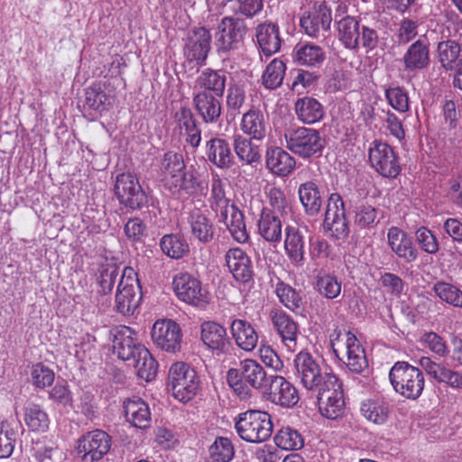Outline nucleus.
<instances>
[{"mask_svg": "<svg viewBox=\"0 0 462 462\" xmlns=\"http://www.w3.org/2000/svg\"><path fill=\"white\" fill-rule=\"evenodd\" d=\"M226 378L229 387L241 399L251 397L250 387L261 390L269 380L262 365L250 358L240 361L237 368H229Z\"/></svg>", "mask_w": 462, "mask_h": 462, "instance_id": "nucleus-1", "label": "nucleus"}, {"mask_svg": "<svg viewBox=\"0 0 462 462\" xmlns=\"http://www.w3.org/2000/svg\"><path fill=\"white\" fill-rule=\"evenodd\" d=\"M235 429L244 441L262 443L272 436L273 424L268 412L248 410L236 417Z\"/></svg>", "mask_w": 462, "mask_h": 462, "instance_id": "nucleus-2", "label": "nucleus"}, {"mask_svg": "<svg viewBox=\"0 0 462 462\" xmlns=\"http://www.w3.org/2000/svg\"><path fill=\"white\" fill-rule=\"evenodd\" d=\"M389 379L396 393L411 400H417L425 386L422 371L405 361L393 365L389 372Z\"/></svg>", "mask_w": 462, "mask_h": 462, "instance_id": "nucleus-3", "label": "nucleus"}, {"mask_svg": "<svg viewBox=\"0 0 462 462\" xmlns=\"http://www.w3.org/2000/svg\"><path fill=\"white\" fill-rule=\"evenodd\" d=\"M143 299L137 274L131 267L124 269L117 285L114 309L123 316H132Z\"/></svg>", "mask_w": 462, "mask_h": 462, "instance_id": "nucleus-4", "label": "nucleus"}, {"mask_svg": "<svg viewBox=\"0 0 462 462\" xmlns=\"http://www.w3.org/2000/svg\"><path fill=\"white\" fill-rule=\"evenodd\" d=\"M284 136L287 148L302 158L319 156L325 145L320 133L313 128L300 126L289 129Z\"/></svg>", "mask_w": 462, "mask_h": 462, "instance_id": "nucleus-5", "label": "nucleus"}, {"mask_svg": "<svg viewBox=\"0 0 462 462\" xmlns=\"http://www.w3.org/2000/svg\"><path fill=\"white\" fill-rule=\"evenodd\" d=\"M167 386L176 399L186 402L197 394L199 380L193 368L185 363L178 362L170 368Z\"/></svg>", "mask_w": 462, "mask_h": 462, "instance_id": "nucleus-6", "label": "nucleus"}, {"mask_svg": "<svg viewBox=\"0 0 462 462\" xmlns=\"http://www.w3.org/2000/svg\"><path fill=\"white\" fill-rule=\"evenodd\" d=\"M115 196L119 203L132 210H139L148 205L149 198L135 174H118L114 186Z\"/></svg>", "mask_w": 462, "mask_h": 462, "instance_id": "nucleus-7", "label": "nucleus"}, {"mask_svg": "<svg viewBox=\"0 0 462 462\" xmlns=\"http://www.w3.org/2000/svg\"><path fill=\"white\" fill-rule=\"evenodd\" d=\"M248 31L245 19L237 16H225L217 26L216 45L219 52L238 50L244 43Z\"/></svg>", "mask_w": 462, "mask_h": 462, "instance_id": "nucleus-8", "label": "nucleus"}, {"mask_svg": "<svg viewBox=\"0 0 462 462\" xmlns=\"http://www.w3.org/2000/svg\"><path fill=\"white\" fill-rule=\"evenodd\" d=\"M331 23V9L323 2H315L300 19V26L304 32L317 40H325L328 37Z\"/></svg>", "mask_w": 462, "mask_h": 462, "instance_id": "nucleus-9", "label": "nucleus"}, {"mask_svg": "<svg viewBox=\"0 0 462 462\" xmlns=\"http://www.w3.org/2000/svg\"><path fill=\"white\" fill-rule=\"evenodd\" d=\"M323 226L324 230L337 240H344L349 235L345 204L337 193H332L328 199Z\"/></svg>", "mask_w": 462, "mask_h": 462, "instance_id": "nucleus-10", "label": "nucleus"}, {"mask_svg": "<svg viewBox=\"0 0 462 462\" xmlns=\"http://www.w3.org/2000/svg\"><path fill=\"white\" fill-rule=\"evenodd\" d=\"M371 166L384 178H396L401 171L399 158L389 144L373 142L368 152Z\"/></svg>", "mask_w": 462, "mask_h": 462, "instance_id": "nucleus-11", "label": "nucleus"}, {"mask_svg": "<svg viewBox=\"0 0 462 462\" xmlns=\"http://www.w3.org/2000/svg\"><path fill=\"white\" fill-rule=\"evenodd\" d=\"M109 339L112 341L113 352L118 358L129 362L136 358L141 350L145 347L136 337V334L129 327L118 326L109 330Z\"/></svg>", "mask_w": 462, "mask_h": 462, "instance_id": "nucleus-12", "label": "nucleus"}, {"mask_svg": "<svg viewBox=\"0 0 462 462\" xmlns=\"http://www.w3.org/2000/svg\"><path fill=\"white\" fill-rule=\"evenodd\" d=\"M153 344L162 351L176 353L180 350L182 333L178 323L171 319L157 320L151 332Z\"/></svg>", "mask_w": 462, "mask_h": 462, "instance_id": "nucleus-13", "label": "nucleus"}, {"mask_svg": "<svg viewBox=\"0 0 462 462\" xmlns=\"http://www.w3.org/2000/svg\"><path fill=\"white\" fill-rule=\"evenodd\" d=\"M111 448L110 436L101 430H96L84 435L79 440L78 452L82 454L85 462L100 460Z\"/></svg>", "mask_w": 462, "mask_h": 462, "instance_id": "nucleus-14", "label": "nucleus"}, {"mask_svg": "<svg viewBox=\"0 0 462 462\" xmlns=\"http://www.w3.org/2000/svg\"><path fill=\"white\" fill-rule=\"evenodd\" d=\"M267 385V400L271 402L282 408H292L298 403V391L283 376L270 375Z\"/></svg>", "mask_w": 462, "mask_h": 462, "instance_id": "nucleus-15", "label": "nucleus"}, {"mask_svg": "<svg viewBox=\"0 0 462 462\" xmlns=\"http://www.w3.org/2000/svg\"><path fill=\"white\" fill-rule=\"evenodd\" d=\"M226 266L233 278L239 283L246 284L254 280L253 262L240 247H233L225 254Z\"/></svg>", "mask_w": 462, "mask_h": 462, "instance_id": "nucleus-16", "label": "nucleus"}, {"mask_svg": "<svg viewBox=\"0 0 462 462\" xmlns=\"http://www.w3.org/2000/svg\"><path fill=\"white\" fill-rule=\"evenodd\" d=\"M211 49V33L204 27L194 28L187 34L184 55L190 61L204 63Z\"/></svg>", "mask_w": 462, "mask_h": 462, "instance_id": "nucleus-17", "label": "nucleus"}, {"mask_svg": "<svg viewBox=\"0 0 462 462\" xmlns=\"http://www.w3.org/2000/svg\"><path fill=\"white\" fill-rule=\"evenodd\" d=\"M270 318L273 327L279 335L282 344L288 350L295 351L300 334L298 323L293 318L280 309L272 310Z\"/></svg>", "mask_w": 462, "mask_h": 462, "instance_id": "nucleus-18", "label": "nucleus"}, {"mask_svg": "<svg viewBox=\"0 0 462 462\" xmlns=\"http://www.w3.org/2000/svg\"><path fill=\"white\" fill-rule=\"evenodd\" d=\"M200 339L217 356L227 353L232 346L226 328L215 321L201 323Z\"/></svg>", "mask_w": 462, "mask_h": 462, "instance_id": "nucleus-19", "label": "nucleus"}, {"mask_svg": "<svg viewBox=\"0 0 462 462\" xmlns=\"http://www.w3.org/2000/svg\"><path fill=\"white\" fill-rule=\"evenodd\" d=\"M296 376L308 390L315 389L323 379L324 374L317 360L308 352L301 351L294 358Z\"/></svg>", "mask_w": 462, "mask_h": 462, "instance_id": "nucleus-20", "label": "nucleus"}, {"mask_svg": "<svg viewBox=\"0 0 462 462\" xmlns=\"http://www.w3.org/2000/svg\"><path fill=\"white\" fill-rule=\"evenodd\" d=\"M177 297L189 304L199 306L207 302V293L203 291L200 282L189 273H182L173 280Z\"/></svg>", "mask_w": 462, "mask_h": 462, "instance_id": "nucleus-21", "label": "nucleus"}, {"mask_svg": "<svg viewBox=\"0 0 462 462\" xmlns=\"http://www.w3.org/2000/svg\"><path fill=\"white\" fill-rule=\"evenodd\" d=\"M204 182L199 171L193 167L185 169L166 189L174 196H195L204 189Z\"/></svg>", "mask_w": 462, "mask_h": 462, "instance_id": "nucleus-22", "label": "nucleus"}, {"mask_svg": "<svg viewBox=\"0 0 462 462\" xmlns=\"http://www.w3.org/2000/svg\"><path fill=\"white\" fill-rule=\"evenodd\" d=\"M174 120L180 134L185 135V142L193 149H197L201 143L200 123L188 106H181L174 114Z\"/></svg>", "mask_w": 462, "mask_h": 462, "instance_id": "nucleus-23", "label": "nucleus"}, {"mask_svg": "<svg viewBox=\"0 0 462 462\" xmlns=\"http://www.w3.org/2000/svg\"><path fill=\"white\" fill-rule=\"evenodd\" d=\"M205 154L207 160L221 170H228L235 164V157L230 143L221 137H212L206 142Z\"/></svg>", "mask_w": 462, "mask_h": 462, "instance_id": "nucleus-24", "label": "nucleus"}, {"mask_svg": "<svg viewBox=\"0 0 462 462\" xmlns=\"http://www.w3.org/2000/svg\"><path fill=\"white\" fill-rule=\"evenodd\" d=\"M339 14L335 15V24L339 42L344 47L350 51H357L360 45L361 28L360 21L351 15H346L339 18Z\"/></svg>", "mask_w": 462, "mask_h": 462, "instance_id": "nucleus-25", "label": "nucleus"}, {"mask_svg": "<svg viewBox=\"0 0 462 462\" xmlns=\"http://www.w3.org/2000/svg\"><path fill=\"white\" fill-rule=\"evenodd\" d=\"M219 97L205 91H194L192 105L204 123L216 124L219 120L222 112Z\"/></svg>", "mask_w": 462, "mask_h": 462, "instance_id": "nucleus-26", "label": "nucleus"}, {"mask_svg": "<svg viewBox=\"0 0 462 462\" xmlns=\"http://www.w3.org/2000/svg\"><path fill=\"white\" fill-rule=\"evenodd\" d=\"M423 370L439 383H445L456 390H462V374L436 363L428 356L420 359Z\"/></svg>", "mask_w": 462, "mask_h": 462, "instance_id": "nucleus-27", "label": "nucleus"}, {"mask_svg": "<svg viewBox=\"0 0 462 462\" xmlns=\"http://www.w3.org/2000/svg\"><path fill=\"white\" fill-rule=\"evenodd\" d=\"M256 42L261 51L265 56H272L278 52L282 46L280 28L277 23L265 21L255 28Z\"/></svg>", "mask_w": 462, "mask_h": 462, "instance_id": "nucleus-28", "label": "nucleus"}, {"mask_svg": "<svg viewBox=\"0 0 462 462\" xmlns=\"http://www.w3.org/2000/svg\"><path fill=\"white\" fill-rule=\"evenodd\" d=\"M402 62L404 70L409 73L427 69L430 64L429 43L420 39L411 43L402 57Z\"/></svg>", "mask_w": 462, "mask_h": 462, "instance_id": "nucleus-29", "label": "nucleus"}, {"mask_svg": "<svg viewBox=\"0 0 462 462\" xmlns=\"http://www.w3.org/2000/svg\"><path fill=\"white\" fill-rule=\"evenodd\" d=\"M240 127L251 139L261 141L266 136L269 129L268 116L261 109L252 106L243 115Z\"/></svg>", "mask_w": 462, "mask_h": 462, "instance_id": "nucleus-30", "label": "nucleus"}, {"mask_svg": "<svg viewBox=\"0 0 462 462\" xmlns=\"http://www.w3.org/2000/svg\"><path fill=\"white\" fill-rule=\"evenodd\" d=\"M387 238L389 246L399 258L403 259L407 263L417 260L418 251L406 232L399 227L392 226L388 229Z\"/></svg>", "mask_w": 462, "mask_h": 462, "instance_id": "nucleus-31", "label": "nucleus"}, {"mask_svg": "<svg viewBox=\"0 0 462 462\" xmlns=\"http://www.w3.org/2000/svg\"><path fill=\"white\" fill-rule=\"evenodd\" d=\"M226 86V71L223 69H204L196 79L194 91L208 92L223 97Z\"/></svg>", "mask_w": 462, "mask_h": 462, "instance_id": "nucleus-32", "label": "nucleus"}, {"mask_svg": "<svg viewBox=\"0 0 462 462\" xmlns=\"http://www.w3.org/2000/svg\"><path fill=\"white\" fill-rule=\"evenodd\" d=\"M284 248L291 263L296 267L305 263V236L298 227L288 226L285 228Z\"/></svg>", "mask_w": 462, "mask_h": 462, "instance_id": "nucleus-33", "label": "nucleus"}, {"mask_svg": "<svg viewBox=\"0 0 462 462\" xmlns=\"http://www.w3.org/2000/svg\"><path fill=\"white\" fill-rule=\"evenodd\" d=\"M126 420L138 429H147L151 424V411L148 404L139 397H133L124 402Z\"/></svg>", "mask_w": 462, "mask_h": 462, "instance_id": "nucleus-34", "label": "nucleus"}, {"mask_svg": "<svg viewBox=\"0 0 462 462\" xmlns=\"http://www.w3.org/2000/svg\"><path fill=\"white\" fill-rule=\"evenodd\" d=\"M185 169H187V165L181 153L173 151L166 152L159 164V174L164 187L172 184V180Z\"/></svg>", "mask_w": 462, "mask_h": 462, "instance_id": "nucleus-35", "label": "nucleus"}, {"mask_svg": "<svg viewBox=\"0 0 462 462\" xmlns=\"http://www.w3.org/2000/svg\"><path fill=\"white\" fill-rule=\"evenodd\" d=\"M346 360L344 363L351 372L360 374L368 366L365 349L350 331L346 332Z\"/></svg>", "mask_w": 462, "mask_h": 462, "instance_id": "nucleus-36", "label": "nucleus"}, {"mask_svg": "<svg viewBox=\"0 0 462 462\" xmlns=\"http://www.w3.org/2000/svg\"><path fill=\"white\" fill-rule=\"evenodd\" d=\"M455 32L449 33V36L454 37V40H447L439 42L437 51L439 61L446 70H452L455 68V62L460 54V44L458 41L462 38V32L454 26ZM462 31V27H461Z\"/></svg>", "mask_w": 462, "mask_h": 462, "instance_id": "nucleus-37", "label": "nucleus"}, {"mask_svg": "<svg viewBox=\"0 0 462 462\" xmlns=\"http://www.w3.org/2000/svg\"><path fill=\"white\" fill-rule=\"evenodd\" d=\"M294 110L298 120L305 125L319 122L325 115L321 103L312 97L298 98Z\"/></svg>", "mask_w": 462, "mask_h": 462, "instance_id": "nucleus-38", "label": "nucleus"}, {"mask_svg": "<svg viewBox=\"0 0 462 462\" xmlns=\"http://www.w3.org/2000/svg\"><path fill=\"white\" fill-rule=\"evenodd\" d=\"M258 230L261 236L267 242L276 243L282 240V220L268 207L262 209L258 220Z\"/></svg>", "mask_w": 462, "mask_h": 462, "instance_id": "nucleus-39", "label": "nucleus"}, {"mask_svg": "<svg viewBox=\"0 0 462 462\" xmlns=\"http://www.w3.org/2000/svg\"><path fill=\"white\" fill-rule=\"evenodd\" d=\"M266 167L274 174L287 176L295 167V160L280 147L266 151Z\"/></svg>", "mask_w": 462, "mask_h": 462, "instance_id": "nucleus-40", "label": "nucleus"}, {"mask_svg": "<svg viewBox=\"0 0 462 462\" xmlns=\"http://www.w3.org/2000/svg\"><path fill=\"white\" fill-rule=\"evenodd\" d=\"M231 333L236 345L245 351H252L257 345L258 335L250 322L244 319H234Z\"/></svg>", "mask_w": 462, "mask_h": 462, "instance_id": "nucleus-41", "label": "nucleus"}, {"mask_svg": "<svg viewBox=\"0 0 462 462\" xmlns=\"http://www.w3.org/2000/svg\"><path fill=\"white\" fill-rule=\"evenodd\" d=\"M220 217L236 241L241 244L248 241L249 234L246 230L245 217L236 205L231 203V208L226 211V217H225V215Z\"/></svg>", "mask_w": 462, "mask_h": 462, "instance_id": "nucleus-42", "label": "nucleus"}, {"mask_svg": "<svg viewBox=\"0 0 462 462\" xmlns=\"http://www.w3.org/2000/svg\"><path fill=\"white\" fill-rule=\"evenodd\" d=\"M294 59L301 66L319 68L326 59V52L317 44L300 43L294 48Z\"/></svg>", "mask_w": 462, "mask_h": 462, "instance_id": "nucleus-43", "label": "nucleus"}, {"mask_svg": "<svg viewBox=\"0 0 462 462\" xmlns=\"http://www.w3.org/2000/svg\"><path fill=\"white\" fill-rule=\"evenodd\" d=\"M298 194L307 215L316 216L320 211L323 199L315 181L310 180L300 184Z\"/></svg>", "mask_w": 462, "mask_h": 462, "instance_id": "nucleus-44", "label": "nucleus"}, {"mask_svg": "<svg viewBox=\"0 0 462 462\" xmlns=\"http://www.w3.org/2000/svg\"><path fill=\"white\" fill-rule=\"evenodd\" d=\"M191 234L194 238L202 244H208L214 239V225L206 215L199 211H193L189 217Z\"/></svg>", "mask_w": 462, "mask_h": 462, "instance_id": "nucleus-45", "label": "nucleus"}, {"mask_svg": "<svg viewBox=\"0 0 462 462\" xmlns=\"http://www.w3.org/2000/svg\"><path fill=\"white\" fill-rule=\"evenodd\" d=\"M253 140L241 134L234 136V151L238 160L246 165H254L261 160L260 148L253 143Z\"/></svg>", "mask_w": 462, "mask_h": 462, "instance_id": "nucleus-46", "label": "nucleus"}, {"mask_svg": "<svg viewBox=\"0 0 462 462\" xmlns=\"http://www.w3.org/2000/svg\"><path fill=\"white\" fill-rule=\"evenodd\" d=\"M317 402L324 399L329 400L337 396H343L342 383L338 378L330 373H324L323 379L315 389L310 391Z\"/></svg>", "mask_w": 462, "mask_h": 462, "instance_id": "nucleus-47", "label": "nucleus"}, {"mask_svg": "<svg viewBox=\"0 0 462 462\" xmlns=\"http://www.w3.org/2000/svg\"><path fill=\"white\" fill-rule=\"evenodd\" d=\"M139 349L141 352L138 353L136 358L129 365H132L135 368L137 375L140 378L150 382L154 379L156 375L158 364L146 347H141Z\"/></svg>", "mask_w": 462, "mask_h": 462, "instance_id": "nucleus-48", "label": "nucleus"}, {"mask_svg": "<svg viewBox=\"0 0 462 462\" xmlns=\"http://www.w3.org/2000/svg\"><path fill=\"white\" fill-rule=\"evenodd\" d=\"M275 293L280 302L288 310L298 312L303 309V299L300 291L290 284L279 281L275 285Z\"/></svg>", "mask_w": 462, "mask_h": 462, "instance_id": "nucleus-49", "label": "nucleus"}, {"mask_svg": "<svg viewBox=\"0 0 462 462\" xmlns=\"http://www.w3.org/2000/svg\"><path fill=\"white\" fill-rule=\"evenodd\" d=\"M314 289L319 295L331 300L337 299L340 295L342 291V282L333 274L319 273L316 276Z\"/></svg>", "mask_w": 462, "mask_h": 462, "instance_id": "nucleus-50", "label": "nucleus"}, {"mask_svg": "<svg viewBox=\"0 0 462 462\" xmlns=\"http://www.w3.org/2000/svg\"><path fill=\"white\" fill-rule=\"evenodd\" d=\"M160 246L163 254L172 259H180L189 251L186 239L178 234L163 236L160 241Z\"/></svg>", "mask_w": 462, "mask_h": 462, "instance_id": "nucleus-51", "label": "nucleus"}, {"mask_svg": "<svg viewBox=\"0 0 462 462\" xmlns=\"http://www.w3.org/2000/svg\"><path fill=\"white\" fill-rule=\"evenodd\" d=\"M210 207L215 212L225 215V217L227 209L231 208L230 199L226 195L225 183L218 175L212 177Z\"/></svg>", "mask_w": 462, "mask_h": 462, "instance_id": "nucleus-52", "label": "nucleus"}, {"mask_svg": "<svg viewBox=\"0 0 462 462\" xmlns=\"http://www.w3.org/2000/svg\"><path fill=\"white\" fill-rule=\"evenodd\" d=\"M24 421L31 430L38 432L46 431L50 424L46 411L35 403H30L25 407Z\"/></svg>", "mask_w": 462, "mask_h": 462, "instance_id": "nucleus-53", "label": "nucleus"}, {"mask_svg": "<svg viewBox=\"0 0 462 462\" xmlns=\"http://www.w3.org/2000/svg\"><path fill=\"white\" fill-rule=\"evenodd\" d=\"M360 411L369 421L382 425L386 422L389 416V407L380 401L366 400L362 402Z\"/></svg>", "mask_w": 462, "mask_h": 462, "instance_id": "nucleus-54", "label": "nucleus"}, {"mask_svg": "<svg viewBox=\"0 0 462 462\" xmlns=\"http://www.w3.org/2000/svg\"><path fill=\"white\" fill-rule=\"evenodd\" d=\"M119 276V267L115 263L101 264L98 268L97 281L99 286L97 292L107 296L112 292Z\"/></svg>", "mask_w": 462, "mask_h": 462, "instance_id": "nucleus-55", "label": "nucleus"}, {"mask_svg": "<svg viewBox=\"0 0 462 462\" xmlns=\"http://www.w3.org/2000/svg\"><path fill=\"white\" fill-rule=\"evenodd\" d=\"M432 291L440 300L455 308H462V291L457 286L439 281L432 286Z\"/></svg>", "mask_w": 462, "mask_h": 462, "instance_id": "nucleus-56", "label": "nucleus"}, {"mask_svg": "<svg viewBox=\"0 0 462 462\" xmlns=\"http://www.w3.org/2000/svg\"><path fill=\"white\" fill-rule=\"evenodd\" d=\"M286 66L281 60H273L266 67L262 76L263 85L268 89H275L282 83Z\"/></svg>", "mask_w": 462, "mask_h": 462, "instance_id": "nucleus-57", "label": "nucleus"}, {"mask_svg": "<svg viewBox=\"0 0 462 462\" xmlns=\"http://www.w3.org/2000/svg\"><path fill=\"white\" fill-rule=\"evenodd\" d=\"M208 452L214 462H230L235 456V447L230 439L217 437Z\"/></svg>", "mask_w": 462, "mask_h": 462, "instance_id": "nucleus-58", "label": "nucleus"}, {"mask_svg": "<svg viewBox=\"0 0 462 462\" xmlns=\"http://www.w3.org/2000/svg\"><path fill=\"white\" fill-rule=\"evenodd\" d=\"M275 444L286 450H298L303 445V438L294 429L290 427L282 428L274 438Z\"/></svg>", "mask_w": 462, "mask_h": 462, "instance_id": "nucleus-59", "label": "nucleus"}, {"mask_svg": "<svg viewBox=\"0 0 462 462\" xmlns=\"http://www.w3.org/2000/svg\"><path fill=\"white\" fill-rule=\"evenodd\" d=\"M112 97L105 93L100 85H94L85 91V105L96 111H103L112 103Z\"/></svg>", "mask_w": 462, "mask_h": 462, "instance_id": "nucleus-60", "label": "nucleus"}, {"mask_svg": "<svg viewBox=\"0 0 462 462\" xmlns=\"http://www.w3.org/2000/svg\"><path fill=\"white\" fill-rule=\"evenodd\" d=\"M245 91L243 86L237 83H229L226 93V107L231 115H238L245 102Z\"/></svg>", "mask_w": 462, "mask_h": 462, "instance_id": "nucleus-61", "label": "nucleus"}, {"mask_svg": "<svg viewBox=\"0 0 462 462\" xmlns=\"http://www.w3.org/2000/svg\"><path fill=\"white\" fill-rule=\"evenodd\" d=\"M354 213V224L359 228L371 227L378 223L376 221L378 210L372 205L362 203L356 207Z\"/></svg>", "mask_w": 462, "mask_h": 462, "instance_id": "nucleus-62", "label": "nucleus"}, {"mask_svg": "<svg viewBox=\"0 0 462 462\" xmlns=\"http://www.w3.org/2000/svg\"><path fill=\"white\" fill-rule=\"evenodd\" d=\"M415 238L420 249L425 253L430 254L438 253L439 249V241L435 235L426 226H420L416 230Z\"/></svg>", "mask_w": 462, "mask_h": 462, "instance_id": "nucleus-63", "label": "nucleus"}, {"mask_svg": "<svg viewBox=\"0 0 462 462\" xmlns=\"http://www.w3.org/2000/svg\"><path fill=\"white\" fill-rule=\"evenodd\" d=\"M31 376L32 384L38 388H45L51 385L55 378L54 372L42 363H37L32 365Z\"/></svg>", "mask_w": 462, "mask_h": 462, "instance_id": "nucleus-64", "label": "nucleus"}]
</instances>
